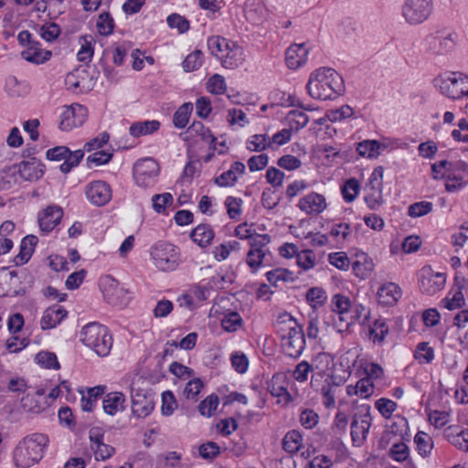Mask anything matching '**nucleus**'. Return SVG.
Segmentation results:
<instances>
[{
	"label": "nucleus",
	"instance_id": "1",
	"mask_svg": "<svg viewBox=\"0 0 468 468\" xmlns=\"http://www.w3.org/2000/svg\"><path fill=\"white\" fill-rule=\"evenodd\" d=\"M48 438L43 433H34L22 439L14 450L13 459L17 468H29L42 458Z\"/></svg>",
	"mask_w": 468,
	"mask_h": 468
},
{
	"label": "nucleus",
	"instance_id": "2",
	"mask_svg": "<svg viewBox=\"0 0 468 468\" xmlns=\"http://www.w3.org/2000/svg\"><path fill=\"white\" fill-rule=\"evenodd\" d=\"M80 340L99 356H108L113 342L109 329L97 322L89 323L82 327Z\"/></svg>",
	"mask_w": 468,
	"mask_h": 468
},
{
	"label": "nucleus",
	"instance_id": "3",
	"mask_svg": "<svg viewBox=\"0 0 468 468\" xmlns=\"http://www.w3.org/2000/svg\"><path fill=\"white\" fill-rule=\"evenodd\" d=\"M440 93L452 100L468 97V75L462 72H448L433 80Z\"/></svg>",
	"mask_w": 468,
	"mask_h": 468
},
{
	"label": "nucleus",
	"instance_id": "4",
	"mask_svg": "<svg viewBox=\"0 0 468 468\" xmlns=\"http://www.w3.org/2000/svg\"><path fill=\"white\" fill-rule=\"evenodd\" d=\"M154 265L161 271H173L181 263L179 249L165 241H158L150 250Z\"/></svg>",
	"mask_w": 468,
	"mask_h": 468
},
{
	"label": "nucleus",
	"instance_id": "5",
	"mask_svg": "<svg viewBox=\"0 0 468 468\" xmlns=\"http://www.w3.org/2000/svg\"><path fill=\"white\" fill-rule=\"evenodd\" d=\"M455 33L436 31L425 37L422 46L424 50L433 56H444L452 52L456 46Z\"/></svg>",
	"mask_w": 468,
	"mask_h": 468
},
{
	"label": "nucleus",
	"instance_id": "6",
	"mask_svg": "<svg viewBox=\"0 0 468 468\" xmlns=\"http://www.w3.org/2000/svg\"><path fill=\"white\" fill-rule=\"evenodd\" d=\"M383 167H376L369 176L368 183L365 186V202L370 209H378L383 200Z\"/></svg>",
	"mask_w": 468,
	"mask_h": 468
},
{
	"label": "nucleus",
	"instance_id": "7",
	"mask_svg": "<svg viewBox=\"0 0 468 468\" xmlns=\"http://www.w3.org/2000/svg\"><path fill=\"white\" fill-rule=\"evenodd\" d=\"M99 285L105 301L113 306L126 305L128 290L121 286L119 282L111 275L100 279Z\"/></svg>",
	"mask_w": 468,
	"mask_h": 468
},
{
	"label": "nucleus",
	"instance_id": "8",
	"mask_svg": "<svg viewBox=\"0 0 468 468\" xmlns=\"http://www.w3.org/2000/svg\"><path fill=\"white\" fill-rule=\"evenodd\" d=\"M432 11L431 0H406L402 5V16L410 25H420L428 19Z\"/></svg>",
	"mask_w": 468,
	"mask_h": 468
},
{
	"label": "nucleus",
	"instance_id": "9",
	"mask_svg": "<svg viewBox=\"0 0 468 468\" xmlns=\"http://www.w3.org/2000/svg\"><path fill=\"white\" fill-rule=\"evenodd\" d=\"M288 317L294 326H289L288 333L282 336V346L287 356L297 357L304 349L305 337L302 327L296 323L295 319L292 316Z\"/></svg>",
	"mask_w": 468,
	"mask_h": 468
},
{
	"label": "nucleus",
	"instance_id": "10",
	"mask_svg": "<svg viewBox=\"0 0 468 468\" xmlns=\"http://www.w3.org/2000/svg\"><path fill=\"white\" fill-rule=\"evenodd\" d=\"M158 175L159 165L153 158L141 159L133 166L134 180L141 187H152L156 183Z\"/></svg>",
	"mask_w": 468,
	"mask_h": 468
},
{
	"label": "nucleus",
	"instance_id": "11",
	"mask_svg": "<svg viewBox=\"0 0 468 468\" xmlns=\"http://www.w3.org/2000/svg\"><path fill=\"white\" fill-rule=\"evenodd\" d=\"M330 308L334 313L332 320L339 331L348 329L351 324H354L351 302L348 297L339 293L335 294L331 300Z\"/></svg>",
	"mask_w": 468,
	"mask_h": 468
},
{
	"label": "nucleus",
	"instance_id": "12",
	"mask_svg": "<svg viewBox=\"0 0 468 468\" xmlns=\"http://www.w3.org/2000/svg\"><path fill=\"white\" fill-rule=\"evenodd\" d=\"M372 424L369 405H360L356 408L351 421V436L354 441L362 442L366 440Z\"/></svg>",
	"mask_w": 468,
	"mask_h": 468
},
{
	"label": "nucleus",
	"instance_id": "13",
	"mask_svg": "<svg viewBox=\"0 0 468 468\" xmlns=\"http://www.w3.org/2000/svg\"><path fill=\"white\" fill-rule=\"evenodd\" d=\"M306 302L312 308L308 314L309 323L307 326V335L309 339H316L319 334V312L322 307V288L312 287L306 292Z\"/></svg>",
	"mask_w": 468,
	"mask_h": 468
},
{
	"label": "nucleus",
	"instance_id": "14",
	"mask_svg": "<svg viewBox=\"0 0 468 468\" xmlns=\"http://www.w3.org/2000/svg\"><path fill=\"white\" fill-rule=\"evenodd\" d=\"M88 110L80 104H72L65 107L60 116L59 129L70 131L73 128L81 126L87 119Z\"/></svg>",
	"mask_w": 468,
	"mask_h": 468
},
{
	"label": "nucleus",
	"instance_id": "15",
	"mask_svg": "<svg viewBox=\"0 0 468 468\" xmlns=\"http://www.w3.org/2000/svg\"><path fill=\"white\" fill-rule=\"evenodd\" d=\"M346 91L342 76L334 69L324 68V101L335 100Z\"/></svg>",
	"mask_w": 468,
	"mask_h": 468
},
{
	"label": "nucleus",
	"instance_id": "16",
	"mask_svg": "<svg viewBox=\"0 0 468 468\" xmlns=\"http://www.w3.org/2000/svg\"><path fill=\"white\" fill-rule=\"evenodd\" d=\"M446 276L442 272H434L431 268H423L419 281L420 290L428 295H433L444 288Z\"/></svg>",
	"mask_w": 468,
	"mask_h": 468
},
{
	"label": "nucleus",
	"instance_id": "17",
	"mask_svg": "<svg viewBox=\"0 0 468 468\" xmlns=\"http://www.w3.org/2000/svg\"><path fill=\"white\" fill-rule=\"evenodd\" d=\"M85 193L88 200L97 207L108 204L112 197L111 186L102 180H95L88 184Z\"/></svg>",
	"mask_w": 468,
	"mask_h": 468
},
{
	"label": "nucleus",
	"instance_id": "18",
	"mask_svg": "<svg viewBox=\"0 0 468 468\" xmlns=\"http://www.w3.org/2000/svg\"><path fill=\"white\" fill-rule=\"evenodd\" d=\"M131 399L132 411L138 418H145L154 408L153 396L133 386L131 388Z\"/></svg>",
	"mask_w": 468,
	"mask_h": 468
},
{
	"label": "nucleus",
	"instance_id": "19",
	"mask_svg": "<svg viewBox=\"0 0 468 468\" xmlns=\"http://www.w3.org/2000/svg\"><path fill=\"white\" fill-rule=\"evenodd\" d=\"M267 388L272 397L277 398L279 404H287L292 398L288 392V381L284 374H274L267 383Z\"/></svg>",
	"mask_w": 468,
	"mask_h": 468
},
{
	"label": "nucleus",
	"instance_id": "20",
	"mask_svg": "<svg viewBox=\"0 0 468 468\" xmlns=\"http://www.w3.org/2000/svg\"><path fill=\"white\" fill-rule=\"evenodd\" d=\"M90 447L94 451L97 459L107 460L114 454V447L104 443L103 434L99 428H92L90 431Z\"/></svg>",
	"mask_w": 468,
	"mask_h": 468
},
{
	"label": "nucleus",
	"instance_id": "21",
	"mask_svg": "<svg viewBox=\"0 0 468 468\" xmlns=\"http://www.w3.org/2000/svg\"><path fill=\"white\" fill-rule=\"evenodd\" d=\"M351 265L354 274L362 280L368 278L375 268L373 260L363 251H357L355 254Z\"/></svg>",
	"mask_w": 468,
	"mask_h": 468
},
{
	"label": "nucleus",
	"instance_id": "22",
	"mask_svg": "<svg viewBox=\"0 0 468 468\" xmlns=\"http://www.w3.org/2000/svg\"><path fill=\"white\" fill-rule=\"evenodd\" d=\"M221 64L224 68L234 69L241 66L245 60L243 48L233 42L226 52L220 56Z\"/></svg>",
	"mask_w": 468,
	"mask_h": 468
},
{
	"label": "nucleus",
	"instance_id": "23",
	"mask_svg": "<svg viewBox=\"0 0 468 468\" xmlns=\"http://www.w3.org/2000/svg\"><path fill=\"white\" fill-rule=\"evenodd\" d=\"M43 167L44 165L39 160L30 158L18 165V173L20 176L27 181H36L43 176Z\"/></svg>",
	"mask_w": 468,
	"mask_h": 468
},
{
	"label": "nucleus",
	"instance_id": "24",
	"mask_svg": "<svg viewBox=\"0 0 468 468\" xmlns=\"http://www.w3.org/2000/svg\"><path fill=\"white\" fill-rule=\"evenodd\" d=\"M68 312L62 306L53 305L45 310L40 325L42 330L56 327L67 316Z\"/></svg>",
	"mask_w": 468,
	"mask_h": 468
},
{
	"label": "nucleus",
	"instance_id": "25",
	"mask_svg": "<svg viewBox=\"0 0 468 468\" xmlns=\"http://www.w3.org/2000/svg\"><path fill=\"white\" fill-rule=\"evenodd\" d=\"M62 209L56 206L48 207L38 218L39 228L45 232L51 231L60 221Z\"/></svg>",
	"mask_w": 468,
	"mask_h": 468
},
{
	"label": "nucleus",
	"instance_id": "26",
	"mask_svg": "<svg viewBox=\"0 0 468 468\" xmlns=\"http://www.w3.org/2000/svg\"><path fill=\"white\" fill-rule=\"evenodd\" d=\"M308 50L303 44H294L290 46L286 51V64L292 69H296L303 66L307 59Z\"/></svg>",
	"mask_w": 468,
	"mask_h": 468
},
{
	"label": "nucleus",
	"instance_id": "27",
	"mask_svg": "<svg viewBox=\"0 0 468 468\" xmlns=\"http://www.w3.org/2000/svg\"><path fill=\"white\" fill-rule=\"evenodd\" d=\"M378 299L383 305H393L401 297V290L394 282L385 283L378 290Z\"/></svg>",
	"mask_w": 468,
	"mask_h": 468
},
{
	"label": "nucleus",
	"instance_id": "28",
	"mask_svg": "<svg viewBox=\"0 0 468 468\" xmlns=\"http://www.w3.org/2000/svg\"><path fill=\"white\" fill-rule=\"evenodd\" d=\"M37 242L35 235H27L21 240L19 253L14 259L16 265H23L30 260Z\"/></svg>",
	"mask_w": 468,
	"mask_h": 468
},
{
	"label": "nucleus",
	"instance_id": "29",
	"mask_svg": "<svg viewBox=\"0 0 468 468\" xmlns=\"http://www.w3.org/2000/svg\"><path fill=\"white\" fill-rule=\"evenodd\" d=\"M406 427L407 420L404 418H398L390 425H387L379 440V446L382 448L387 447L394 436L402 437Z\"/></svg>",
	"mask_w": 468,
	"mask_h": 468
},
{
	"label": "nucleus",
	"instance_id": "30",
	"mask_svg": "<svg viewBox=\"0 0 468 468\" xmlns=\"http://www.w3.org/2000/svg\"><path fill=\"white\" fill-rule=\"evenodd\" d=\"M125 396L122 392L108 393L102 401V407L105 413L113 416L119 410H124Z\"/></svg>",
	"mask_w": 468,
	"mask_h": 468
},
{
	"label": "nucleus",
	"instance_id": "31",
	"mask_svg": "<svg viewBox=\"0 0 468 468\" xmlns=\"http://www.w3.org/2000/svg\"><path fill=\"white\" fill-rule=\"evenodd\" d=\"M21 56L27 61L40 64L49 59L51 52L48 50H43L38 42H33L21 53Z\"/></svg>",
	"mask_w": 468,
	"mask_h": 468
},
{
	"label": "nucleus",
	"instance_id": "32",
	"mask_svg": "<svg viewBox=\"0 0 468 468\" xmlns=\"http://www.w3.org/2000/svg\"><path fill=\"white\" fill-rule=\"evenodd\" d=\"M192 240L198 246L205 248L208 246L214 238V231L207 224H200L190 233Z\"/></svg>",
	"mask_w": 468,
	"mask_h": 468
},
{
	"label": "nucleus",
	"instance_id": "33",
	"mask_svg": "<svg viewBox=\"0 0 468 468\" xmlns=\"http://www.w3.org/2000/svg\"><path fill=\"white\" fill-rule=\"evenodd\" d=\"M160 126V122L156 120L136 122L132 123L129 128V133L133 137H140L152 134L153 133L158 131Z\"/></svg>",
	"mask_w": 468,
	"mask_h": 468
},
{
	"label": "nucleus",
	"instance_id": "34",
	"mask_svg": "<svg viewBox=\"0 0 468 468\" xmlns=\"http://www.w3.org/2000/svg\"><path fill=\"white\" fill-rule=\"evenodd\" d=\"M374 384L370 378H362L355 386L349 385L346 388L347 394L357 395L361 398L367 399L374 393Z\"/></svg>",
	"mask_w": 468,
	"mask_h": 468
},
{
	"label": "nucleus",
	"instance_id": "35",
	"mask_svg": "<svg viewBox=\"0 0 468 468\" xmlns=\"http://www.w3.org/2000/svg\"><path fill=\"white\" fill-rule=\"evenodd\" d=\"M298 207L308 214H319L322 211V196L310 193L300 199Z\"/></svg>",
	"mask_w": 468,
	"mask_h": 468
},
{
	"label": "nucleus",
	"instance_id": "36",
	"mask_svg": "<svg viewBox=\"0 0 468 468\" xmlns=\"http://www.w3.org/2000/svg\"><path fill=\"white\" fill-rule=\"evenodd\" d=\"M187 133L199 136L202 141L208 143L210 148L216 150V137L212 134L211 131L205 127L201 122H194L187 129Z\"/></svg>",
	"mask_w": 468,
	"mask_h": 468
},
{
	"label": "nucleus",
	"instance_id": "37",
	"mask_svg": "<svg viewBox=\"0 0 468 468\" xmlns=\"http://www.w3.org/2000/svg\"><path fill=\"white\" fill-rule=\"evenodd\" d=\"M233 43L225 37L212 36L207 38V48L213 56L220 59V56L226 52V49Z\"/></svg>",
	"mask_w": 468,
	"mask_h": 468
},
{
	"label": "nucleus",
	"instance_id": "38",
	"mask_svg": "<svg viewBox=\"0 0 468 468\" xmlns=\"http://www.w3.org/2000/svg\"><path fill=\"white\" fill-rule=\"evenodd\" d=\"M269 251L250 250L247 253L246 262L252 270V271H256L260 267L269 265Z\"/></svg>",
	"mask_w": 468,
	"mask_h": 468
},
{
	"label": "nucleus",
	"instance_id": "39",
	"mask_svg": "<svg viewBox=\"0 0 468 468\" xmlns=\"http://www.w3.org/2000/svg\"><path fill=\"white\" fill-rule=\"evenodd\" d=\"M381 144L377 140H365L356 146V151L360 156L367 158H377L379 155Z\"/></svg>",
	"mask_w": 468,
	"mask_h": 468
},
{
	"label": "nucleus",
	"instance_id": "40",
	"mask_svg": "<svg viewBox=\"0 0 468 468\" xmlns=\"http://www.w3.org/2000/svg\"><path fill=\"white\" fill-rule=\"evenodd\" d=\"M193 111V104L186 102L181 105L174 113L173 123L176 128H185L188 122L191 112Z\"/></svg>",
	"mask_w": 468,
	"mask_h": 468
},
{
	"label": "nucleus",
	"instance_id": "41",
	"mask_svg": "<svg viewBox=\"0 0 468 468\" xmlns=\"http://www.w3.org/2000/svg\"><path fill=\"white\" fill-rule=\"evenodd\" d=\"M93 37L91 36H82L80 38V43L81 45L80 49L77 54V58L80 61L84 63H89L94 53V49L92 47Z\"/></svg>",
	"mask_w": 468,
	"mask_h": 468
},
{
	"label": "nucleus",
	"instance_id": "42",
	"mask_svg": "<svg viewBox=\"0 0 468 468\" xmlns=\"http://www.w3.org/2000/svg\"><path fill=\"white\" fill-rule=\"evenodd\" d=\"M302 435L298 431L292 430L288 431L282 440L284 451L290 453L298 452L302 445Z\"/></svg>",
	"mask_w": 468,
	"mask_h": 468
},
{
	"label": "nucleus",
	"instance_id": "43",
	"mask_svg": "<svg viewBox=\"0 0 468 468\" xmlns=\"http://www.w3.org/2000/svg\"><path fill=\"white\" fill-rule=\"evenodd\" d=\"M418 452L422 456H428L433 447L432 439L424 431H418L414 437Z\"/></svg>",
	"mask_w": 468,
	"mask_h": 468
},
{
	"label": "nucleus",
	"instance_id": "44",
	"mask_svg": "<svg viewBox=\"0 0 468 468\" xmlns=\"http://www.w3.org/2000/svg\"><path fill=\"white\" fill-rule=\"evenodd\" d=\"M104 388L101 386L88 389L87 396L82 395L81 409L84 411H91L99 397L103 394Z\"/></svg>",
	"mask_w": 468,
	"mask_h": 468
},
{
	"label": "nucleus",
	"instance_id": "45",
	"mask_svg": "<svg viewBox=\"0 0 468 468\" xmlns=\"http://www.w3.org/2000/svg\"><path fill=\"white\" fill-rule=\"evenodd\" d=\"M350 233V227L346 223H338L332 226L328 236L324 234V246L326 244L328 237L333 238L336 242L344 241Z\"/></svg>",
	"mask_w": 468,
	"mask_h": 468
},
{
	"label": "nucleus",
	"instance_id": "46",
	"mask_svg": "<svg viewBox=\"0 0 468 468\" xmlns=\"http://www.w3.org/2000/svg\"><path fill=\"white\" fill-rule=\"evenodd\" d=\"M266 278L270 283L277 286V282L281 281L293 282L294 274L292 271H290L287 269L278 268L268 271L266 273Z\"/></svg>",
	"mask_w": 468,
	"mask_h": 468
},
{
	"label": "nucleus",
	"instance_id": "47",
	"mask_svg": "<svg viewBox=\"0 0 468 468\" xmlns=\"http://www.w3.org/2000/svg\"><path fill=\"white\" fill-rule=\"evenodd\" d=\"M360 190L359 181L354 177L347 179L341 188L344 199L352 202L357 197Z\"/></svg>",
	"mask_w": 468,
	"mask_h": 468
},
{
	"label": "nucleus",
	"instance_id": "48",
	"mask_svg": "<svg viewBox=\"0 0 468 468\" xmlns=\"http://www.w3.org/2000/svg\"><path fill=\"white\" fill-rule=\"evenodd\" d=\"M242 318L237 312H229L221 319V326L227 332H235L241 326Z\"/></svg>",
	"mask_w": 468,
	"mask_h": 468
},
{
	"label": "nucleus",
	"instance_id": "49",
	"mask_svg": "<svg viewBox=\"0 0 468 468\" xmlns=\"http://www.w3.org/2000/svg\"><path fill=\"white\" fill-rule=\"evenodd\" d=\"M203 63V53L197 49L190 53L182 63L183 69L186 72L198 69Z\"/></svg>",
	"mask_w": 468,
	"mask_h": 468
},
{
	"label": "nucleus",
	"instance_id": "50",
	"mask_svg": "<svg viewBox=\"0 0 468 468\" xmlns=\"http://www.w3.org/2000/svg\"><path fill=\"white\" fill-rule=\"evenodd\" d=\"M271 145V142L267 134H254L248 140V149L250 151L261 152Z\"/></svg>",
	"mask_w": 468,
	"mask_h": 468
},
{
	"label": "nucleus",
	"instance_id": "51",
	"mask_svg": "<svg viewBox=\"0 0 468 468\" xmlns=\"http://www.w3.org/2000/svg\"><path fill=\"white\" fill-rule=\"evenodd\" d=\"M83 156L84 152L82 150L71 152L69 149V154H67L65 161L60 165V170L65 174L69 173L73 167L80 164Z\"/></svg>",
	"mask_w": 468,
	"mask_h": 468
},
{
	"label": "nucleus",
	"instance_id": "52",
	"mask_svg": "<svg viewBox=\"0 0 468 468\" xmlns=\"http://www.w3.org/2000/svg\"><path fill=\"white\" fill-rule=\"evenodd\" d=\"M414 356L420 362L431 363L434 359V350L429 343L420 342L417 345Z\"/></svg>",
	"mask_w": 468,
	"mask_h": 468
},
{
	"label": "nucleus",
	"instance_id": "53",
	"mask_svg": "<svg viewBox=\"0 0 468 468\" xmlns=\"http://www.w3.org/2000/svg\"><path fill=\"white\" fill-rule=\"evenodd\" d=\"M388 334V326L382 320H376L373 327L369 329V335L374 343H382Z\"/></svg>",
	"mask_w": 468,
	"mask_h": 468
},
{
	"label": "nucleus",
	"instance_id": "54",
	"mask_svg": "<svg viewBox=\"0 0 468 468\" xmlns=\"http://www.w3.org/2000/svg\"><path fill=\"white\" fill-rule=\"evenodd\" d=\"M37 364L46 368L58 369L60 367L55 353L48 351H41L36 356Z\"/></svg>",
	"mask_w": 468,
	"mask_h": 468
},
{
	"label": "nucleus",
	"instance_id": "55",
	"mask_svg": "<svg viewBox=\"0 0 468 468\" xmlns=\"http://www.w3.org/2000/svg\"><path fill=\"white\" fill-rule=\"evenodd\" d=\"M219 404V399L217 395H209L204 400H202L198 406V410L201 415L210 417L214 414L218 405Z\"/></svg>",
	"mask_w": 468,
	"mask_h": 468
},
{
	"label": "nucleus",
	"instance_id": "56",
	"mask_svg": "<svg viewBox=\"0 0 468 468\" xmlns=\"http://www.w3.org/2000/svg\"><path fill=\"white\" fill-rule=\"evenodd\" d=\"M97 27L101 35L108 36L112 33L114 28V21L109 13L103 12L99 16Z\"/></svg>",
	"mask_w": 468,
	"mask_h": 468
},
{
	"label": "nucleus",
	"instance_id": "57",
	"mask_svg": "<svg viewBox=\"0 0 468 468\" xmlns=\"http://www.w3.org/2000/svg\"><path fill=\"white\" fill-rule=\"evenodd\" d=\"M328 261L331 265L341 271L348 270L350 264H352L346 253L343 251L330 253L328 255Z\"/></svg>",
	"mask_w": 468,
	"mask_h": 468
},
{
	"label": "nucleus",
	"instance_id": "58",
	"mask_svg": "<svg viewBox=\"0 0 468 468\" xmlns=\"http://www.w3.org/2000/svg\"><path fill=\"white\" fill-rule=\"evenodd\" d=\"M431 202L420 201L411 204L408 208V215L411 218H419L429 214L432 210Z\"/></svg>",
	"mask_w": 468,
	"mask_h": 468
},
{
	"label": "nucleus",
	"instance_id": "59",
	"mask_svg": "<svg viewBox=\"0 0 468 468\" xmlns=\"http://www.w3.org/2000/svg\"><path fill=\"white\" fill-rule=\"evenodd\" d=\"M5 89L11 96L18 97L27 92L26 83L19 81L15 76H10L6 79Z\"/></svg>",
	"mask_w": 468,
	"mask_h": 468
},
{
	"label": "nucleus",
	"instance_id": "60",
	"mask_svg": "<svg viewBox=\"0 0 468 468\" xmlns=\"http://www.w3.org/2000/svg\"><path fill=\"white\" fill-rule=\"evenodd\" d=\"M173 196L170 193H163L153 196V208L157 213H163L165 211V207L168 205L173 204Z\"/></svg>",
	"mask_w": 468,
	"mask_h": 468
},
{
	"label": "nucleus",
	"instance_id": "61",
	"mask_svg": "<svg viewBox=\"0 0 468 468\" xmlns=\"http://www.w3.org/2000/svg\"><path fill=\"white\" fill-rule=\"evenodd\" d=\"M320 69H316L314 72H313L310 76L309 81L306 85L307 90L309 94L314 98V99H320L322 96L321 87H322V81L319 79Z\"/></svg>",
	"mask_w": 468,
	"mask_h": 468
},
{
	"label": "nucleus",
	"instance_id": "62",
	"mask_svg": "<svg viewBox=\"0 0 468 468\" xmlns=\"http://www.w3.org/2000/svg\"><path fill=\"white\" fill-rule=\"evenodd\" d=\"M375 407L385 419H389L397 409V403L389 399L381 398L375 402Z\"/></svg>",
	"mask_w": 468,
	"mask_h": 468
},
{
	"label": "nucleus",
	"instance_id": "63",
	"mask_svg": "<svg viewBox=\"0 0 468 468\" xmlns=\"http://www.w3.org/2000/svg\"><path fill=\"white\" fill-rule=\"evenodd\" d=\"M177 408V402L172 391L166 390L162 394V414L170 416Z\"/></svg>",
	"mask_w": 468,
	"mask_h": 468
},
{
	"label": "nucleus",
	"instance_id": "64",
	"mask_svg": "<svg viewBox=\"0 0 468 468\" xmlns=\"http://www.w3.org/2000/svg\"><path fill=\"white\" fill-rule=\"evenodd\" d=\"M353 113L354 110L349 105H343L335 110H328L326 112V118L330 122H337L351 117Z\"/></svg>",
	"mask_w": 468,
	"mask_h": 468
}]
</instances>
